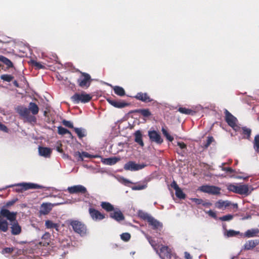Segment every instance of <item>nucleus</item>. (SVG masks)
Wrapping results in <instances>:
<instances>
[{
	"label": "nucleus",
	"instance_id": "1",
	"mask_svg": "<svg viewBox=\"0 0 259 259\" xmlns=\"http://www.w3.org/2000/svg\"><path fill=\"white\" fill-rule=\"evenodd\" d=\"M139 215L143 220L147 221L149 225H150L153 229H160L162 228V223L155 219L150 214L141 210L139 212Z\"/></svg>",
	"mask_w": 259,
	"mask_h": 259
},
{
	"label": "nucleus",
	"instance_id": "2",
	"mask_svg": "<svg viewBox=\"0 0 259 259\" xmlns=\"http://www.w3.org/2000/svg\"><path fill=\"white\" fill-rule=\"evenodd\" d=\"M14 186L18 187L19 188L16 189L17 192H22L24 191H26L29 189H42L44 186L39 185L37 184L32 183H20L15 184L14 185H11L6 187L7 188L13 187Z\"/></svg>",
	"mask_w": 259,
	"mask_h": 259
},
{
	"label": "nucleus",
	"instance_id": "3",
	"mask_svg": "<svg viewBox=\"0 0 259 259\" xmlns=\"http://www.w3.org/2000/svg\"><path fill=\"white\" fill-rule=\"evenodd\" d=\"M16 110L21 116L25 118L27 121L30 122L36 121V118L34 116L30 115L28 108L24 106H19L16 107Z\"/></svg>",
	"mask_w": 259,
	"mask_h": 259
},
{
	"label": "nucleus",
	"instance_id": "4",
	"mask_svg": "<svg viewBox=\"0 0 259 259\" xmlns=\"http://www.w3.org/2000/svg\"><path fill=\"white\" fill-rule=\"evenodd\" d=\"M92 97L90 95L85 93H75L71 97V99L74 104L79 103H86L91 100Z\"/></svg>",
	"mask_w": 259,
	"mask_h": 259
},
{
	"label": "nucleus",
	"instance_id": "5",
	"mask_svg": "<svg viewBox=\"0 0 259 259\" xmlns=\"http://www.w3.org/2000/svg\"><path fill=\"white\" fill-rule=\"evenodd\" d=\"M70 225L72 226L74 231L82 236L85 235L87 229L84 224L76 220L71 221Z\"/></svg>",
	"mask_w": 259,
	"mask_h": 259
},
{
	"label": "nucleus",
	"instance_id": "6",
	"mask_svg": "<svg viewBox=\"0 0 259 259\" xmlns=\"http://www.w3.org/2000/svg\"><path fill=\"white\" fill-rule=\"evenodd\" d=\"M226 121L233 129L236 131H239L240 127L237 125V118L230 113L227 109H225Z\"/></svg>",
	"mask_w": 259,
	"mask_h": 259
},
{
	"label": "nucleus",
	"instance_id": "7",
	"mask_svg": "<svg viewBox=\"0 0 259 259\" xmlns=\"http://www.w3.org/2000/svg\"><path fill=\"white\" fill-rule=\"evenodd\" d=\"M200 191L212 195H218L220 194L221 188L215 186L210 185H203L198 189Z\"/></svg>",
	"mask_w": 259,
	"mask_h": 259
},
{
	"label": "nucleus",
	"instance_id": "8",
	"mask_svg": "<svg viewBox=\"0 0 259 259\" xmlns=\"http://www.w3.org/2000/svg\"><path fill=\"white\" fill-rule=\"evenodd\" d=\"M65 202H57L54 203H43L40 207L39 213L41 214L46 215L48 214L52 209L54 206L64 204Z\"/></svg>",
	"mask_w": 259,
	"mask_h": 259
},
{
	"label": "nucleus",
	"instance_id": "9",
	"mask_svg": "<svg viewBox=\"0 0 259 259\" xmlns=\"http://www.w3.org/2000/svg\"><path fill=\"white\" fill-rule=\"evenodd\" d=\"M91 76L90 74L84 72H81V76L78 78L77 83L81 88H88L91 83Z\"/></svg>",
	"mask_w": 259,
	"mask_h": 259
},
{
	"label": "nucleus",
	"instance_id": "10",
	"mask_svg": "<svg viewBox=\"0 0 259 259\" xmlns=\"http://www.w3.org/2000/svg\"><path fill=\"white\" fill-rule=\"evenodd\" d=\"M0 214L1 216L6 218L11 222H13L16 219L17 212L14 211L11 212L8 209H7L5 206H3L1 209Z\"/></svg>",
	"mask_w": 259,
	"mask_h": 259
},
{
	"label": "nucleus",
	"instance_id": "11",
	"mask_svg": "<svg viewBox=\"0 0 259 259\" xmlns=\"http://www.w3.org/2000/svg\"><path fill=\"white\" fill-rule=\"evenodd\" d=\"M146 165L144 163L137 164L135 162L130 161L124 164V168L126 170L137 171L143 169Z\"/></svg>",
	"mask_w": 259,
	"mask_h": 259
},
{
	"label": "nucleus",
	"instance_id": "12",
	"mask_svg": "<svg viewBox=\"0 0 259 259\" xmlns=\"http://www.w3.org/2000/svg\"><path fill=\"white\" fill-rule=\"evenodd\" d=\"M68 192L70 194L81 193L85 194L88 193L87 188L81 185H74L68 187L67 189Z\"/></svg>",
	"mask_w": 259,
	"mask_h": 259
},
{
	"label": "nucleus",
	"instance_id": "13",
	"mask_svg": "<svg viewBox=\"0 0 259 259\" xmlns=\"http://www.w3.org/2000/svg\"><path fill=\"white\" fill-rule=\"evenodd\" d=\"M148 136L151 142H155L158 144H160L163 142V140L160 134L154 130L149 131L148 132Z\"/></svg>",
	"mask_w": 259,
	"mask_h": 259
},
{
	"label": "nucleus",
	"instance_id": "14",
	"mask_svg": "<svg viewBox=\"0 0 259 259\" xmlns=\"http://www.w3.org/2000/svg\"><path fill=\"white\" fill-rule=\"evenodd\" d=\"M156 252L159 254L161 259L170 258L171 253L168 247L166 246L162 245L160 248V251L156 250Z\"/></svg>",
	"mask_w": 259,
	"mask_h": 259
},
{
	"label": "nucleus",
	"instance_id": "15",
	"mask_svg": "<svg viewBox=\"0 0 259 259\" xmlns=\"http://www.w3.org/2000/svg\"><path fill=\"white\" fill-rule=\"evenodd\" d=\"M253 190L251 187H249L247 185H240L238 186L237 193L245 196L249 195Z\"/></svg>",
	"mask_w": 259,
	"mask_h": 259
},
{
	"label": "nucleus",
	"instance_id": "16",
	"mask_svg": "<svg viewBox=\"0 0 259 259\" xmlns=\"http://www.w3.org/2000/svg\"><path fill=\"white\" fill-rule=\"evenodd\" d=\"M74 156L77 158L78 161H83V158H97L99 157L98 155H91L87 152H80L79 151L75 152Z\"/></svg>",
	"mask_w": 259,
	"mask_h": 259
},
{
	"label": "nucleus",
	"instance_id": "17",
	"mask_svg": "<svg viewBox=\"0 0 259 259\" xmlns=\"http://www.w3.org/2000/svg\"><path fill=\"white\" fill-rule=\"evenodd\" d=\"M89 213L91 217L94 221L102 220L105 218L100 211L93 208H89Z\"/></svg>",
	"mask_w": 259,
	"mask_h": 259
},
{
	"label": "nucleus",
	"instance_id": "18",
	"mask_svg": "<svg viewBox=\"0 0 259 259\" xmlns=\"http://www.w3.org/2000/svg\"><path fill=\"white\" fill-rule=\"evenodd\" d=\"M136 99L143 102H150L153 101L146 93L139 92L134 97Z\"/></svg>",
	"mask_w": 259,
	"mask_h": 259
},
{
	"label": "nucleus",
	"instance_id": "19",
	"mask_svg": "<svg viewBox=\"0 0 259 259\" xmlns=\"http://www.w3.org/2000/svg\"><path fill=\"white\" fill-rule=\"evenodd\" d=\"M110 217L117 222L124 219L123 214L119 209H114V211L110 213Z\"/></svg>",
	"mask_w": 259,
	"mask_h": 259
},
{
	"label": "nucleus",
	"instance_id": "20",
	"mask_svg": "<svg viewBox=\"0 0 259 259\" xmlns=\"http://www.w3.org/2000/svg\"><path fill=\"white\" fill-rule=\"evenodd\" d=\"M11 233L14 235H19L21 232V227L19 225L16 219L13 222H11Z\"/></svg>",
	"mask_w": 259,
	"mask_h": 259
},
{
	"label": "nucleus",
	"instance_id": "21",
	"mask_svg": "<svg viewBox=\"0 0 259 259\" xmlns=\"http://www.w3.org/2000/svg\"><path fill=\"white\" fill-rule=\"evenodd\" d=\"M259 244V240H250L246 242L244 244L243 248L245 250H250Z\"/></svg>",
	"mask_w": 259,
	"mask_h": 259
},
{
	"label": "nucleus",
	"instance_id": "22",
	"mask_svg": "<svg viewBox=\"0 0 259 259\" xmlns=\"http://www.w3.org/2000/svg\"><path fill=\"white\" fill-rule=\"evenodd\" d=\"M39 154L46 158H49L51 156L52 149L50 148L39 146L38 147Z\"/></svg>",
	"mask_w": 259,
	"mask_h": 259
},
{
	"label": "nucleus",
	"instance_id": "23",
	"mask_svg": "<svg viewBox=\"0 0 259 259\" xmlns=\"http://www.w3.org/2000/svg\"><path fill=\"white\" fill-rule=\"evenodd\" d=\"M259 229L257 228H252L247 230L243 234V236L246 238H252L258 236Z\"/></svg>",
	"mask_w": 259,
	"mask_h": 259
},
{
	"label": "nucleus",
	"instance_id": "24",
	"mask_svg": "<svg viewBox=\"0 0 259 259\" xmlns=\"http://www.w3.org/2000/svg\"><path fill=\"white\" fill-rule=\"evenodd\" d=\"M119 160L120 158L117 157H112L104 158L102 160V162L106 165H112L116 163Z\"/></svg>",
	"mask_w": 259,
	"mask_h": 259
},
{
	"label": "nucleus",
	"instance_id": "25",
	"mask_svg": "<svg viewBox=\"0 0 259 259\" xmlns=\"http://www.w3.org/2000/svg\"><path fill=\"white\" fill-rule=\"evenodd\" d=\"M135 141L139 144L141 147L144 145L142 140V134L140 131L138 130L134 133Z\"/></svg>",
	"mask_w": 259,
	"mask_h": 259
},
{
	"label": "nucleus",
	"instance_id": "26",
	"mask_svg": "<svg viewBox=\"0 0 259 259\" xmlns=\"http://www.w3.org/2000/svg\"><path fill=\"white\" fill-rule=\"evenodd\" d=\"M28 109H29V112H31L33 115H36L39 111L38 106L34 102L29 103Z\"/></svg>",
	"mask_w": 259,
	"mask_h": 259
},
{
	"label": "nucleus",
	"instance_id": "27",
	"mask_svg": "<svg viewBox=\"0 0 259 259\" xmlns=\"http://www.w3.org/2000/svg\"><path fill=\"white\" fill-rule=\"evenodd\" d=\"M230 204L231 202L228 200H219L215 203V205L219 209H223L230 206Z\"/></svg>",
	"mask_w": 259,
	"mask_h": 259
},
{
	"label": "nucleus",
	"instance_id": "28",
	"mask_svg": "<svg viewBox=\"0 0 259 259\" xmlns=\"http://www.w3.org/2000/svg\"><path fill=\"white\" fill-rule=\"evenodd\" d=\"M108 85L113 88L114 93L118 96H123L125 95V93L123 88L119 86L113 87L112 85L109 84H108Z\"/></svg>",
	"mask_w": 259,
	"mask_h": 259
},
{
	"label": "nucleus",
	"instance_id": "29",
	"mask_svg": "<svg viewBox=\"0 0 259 259\" xmlns=\"http://www.w3.org/2000/svg\"><path fill=\"white\" fill-rule=\"evenodd\" d=\"M9 224L7 220L0 219V231L6 232L8 230Z\"/></svg>",
	"mask_w": 259,
	"mask_h": 259
},
{
	"label": "nucleus",
	"instance_id": "30",
	"mask_svg": "<svg viewBox=\"0 0 259 259\" xmlns=\"http://www.w3.org/2000/svg\"><path fill=\"white\" fill-rule=\"evenodd\" d=\"M74 130L79 139H81L86 136V131L85 129L81 127H75L74 128Z\"/></svg>",
	"mask_w": 259,
	"mask_h": 259
},
{
	"label": "nucleus",
	"instance_id": "31",
	"mask_svg": "<svg viewBox=\"0 0 259 259\" xmlns=\"http://www.w3.org/2000/svg\"><path fill=\"white\" fill-rule=\"evenodd\" d=\"M242 130V134L244 135V138L249 139L251 135V130L246 126L242 127L240 128Z\"/></svg>",
	"mask_w": 259,
	"mask_h": 259
},
{
	"label": "nucleus",
	"instance_id": "32",
	"mask_svg": "<svg viewBox=\"0 0 259 259\" xmlns=\"http://www.w3.org/2000/svg\"><path fill=\"white\" fill-rule=\"evenodd\" d=\"M45 226L48 229H55L56 230L58 231L59 225L53 223L52 221L47 220L45 222Z\"/></svg>",
	"mask_w": 259,
	"mask_h": 259
},
{
	"label": "nucleus",
	"instance_id": "33",
	"mask_svg": "<svg viewBox=\"0 0 259 259\" xmlns=\"http://www.w3.org/2000/svg\"><path fill=\"white\" fill-rule=\"evenodd\" d=\"M0 61L5 64L8 68L13 67V64L10 60L3 55H0Z\"/></svg>",
	"mask_w": 259,
	"mask_h": 259
},
{
	"label": "nucleus",
	"instance_id": "34",
	"mask_svg": "<svg viewBox=\"0 0 259 259\" xmlns=\"http://www.w3.org/2000/svg\"><path fill=\"white\" fill-rule=\"evenodd\" d=\"M178 111L180 113L186 115H193L195 114V111L193 110L186 108L185 107H180L178 109Z\"/></svg>",
	"mask_w": 259,
	"mask_h": 259
},
{
	"label": "nucleus",
	"instance_id": "35",
	"mask_svg": "<svg viewBox=\"0 0 259 259\" xmlns=\"http://www.w3.org/2000/svg\"><path fill=\"white\" fill-rule=\"evenodd\" d=\"M147 187V183L146 182H143L142 184H138L136 186H132L131 189L133 190H142L146 189Z\"/></svg>",
	"mask_w": 259,
	"mask_h": 259
},
{
	"label": "nucleus",
	"instance_id": "36",
	"mask_svg": "<svg viewBox=\"0 0 259 259\" xmlns=\"http://www.w3.org/2000/svg\"><path fill=\"white\" fill-rule=\"evenodd\" d=\"M101 206L103 209L107 211H111L114 209L113 206L109 202H102Z\"/></svg>",
	"mask_w": 259,
	"mask_h": 259
},
{
	"label": "nucleus",
	"instance_id": "37",
	"mask_svg": "<svg viewBox=\"0 0 259 259\" xmlns=\"http://www.w3.org/2000/svg\"><path fill=\"white\" fill-rule=\"evenodd\" d=\"M239 234L242 236V234H241L239 231H237L233 230H229L226 231L224 233L225 236H227V237H232Z\"/></svg>",
	"mask_w": 259,
	"mask_h": 259
},
{
	"label": "nucleus",
	"instance_id": "38",
	"mask_svg": "<svg viewBox=\"0 0 259 259\" xmlns=\"http://www.w3.org/2000/svg\"><path fill=\"white\" fill-rule=\"evenodd\" d=\"M58 133L59 135H64L65 134H69L70 135V137L72 138L73 136L71 133V132L68 130L67 129L60 126L58 127Z\"/></svg>",
	"mask_w": 259,
	"mask_h": 259
},
{
	"label": "nucleus",
	"instance_id": "39",
	"mask_svg": "<svg viewBox=\"0 0 259 259\" xmlns=\"http://www.w3.org/2000/svg\"><path fill=\"white\" fill-rule=\"evenodd\" d=\"M137 112L141 114L145 117H149L151 115V113L148 109H138L137 110Z\"/></svg>",
	"mask_w": 259,
	"mask_h": 259
},
{
	"label": "nucleus",
	"instance_id": "40",
	"mask_svg": "<svg viewBox=\"0 0 259 259\" xmlns=\"http://www.w3.org/2000/svg\"><path fill=\"white\" fill-rule=\"evenodd\" d=\"M253 148L256 153H259V135H257L254 137Z\"/></svg>",
	"mask_w": 259,
	"mask_h": 259
},
{
	"label": "nucleus",
	"instance_id": "41",
	"mask_svg": "<svg viewBox=\"0 0 259 259\" xmlns=\"http://www.w3.org/2000/svg\"><path fill=\"white\" fill-rule=\"evenodd\" d=\"M175 191L176 195L178 198L180 199H184L185 198L186 195L180 188L177 189Z\"/></svg>",
	"mask_w": 259,
	"mask_h": 259
},
{
	"label": "nucleus",
	"instance_id": "42",
	"mask_svg": "<svg viewBox=\"0 0 259 259\" xmlns=\"http://www.w3.org/2000/svg\"><path fill=\"white\" fill-rule=\"evenodd\" d=\"M161 131L162 132L163 135L165 137L167 140L170 142L173 141L174 138L169 135V134L168 133L166 129H165L164 127H162L161 129Z\"/></svg>",
	"mask_w": 259,
	"mask_h": 259
},
{
	"label": "nucleus",
	"instance_id": "43",
	"mask_svg": "<svg viewBox=\"0 0 259 259\" xmlns=\"http://www.w3.org/2000/svg\"><path fill=\"white\" fill-rule=\"evenodd\" d=\"M13 78L14 77L10 74H3L1 76V79L7 82L11 81Z\"/></svg>",
	"mask_w": 259,
	"mask_h": 259
},
{
	"label": "nucleus",
	"instance_id": "44",
	"mask_svg": "<svg viewBox=\"0 0 259 259\" xmlns=\"http://www.w3.org/2000/svg\"><path fill=\"white\" fill-rule=\"evenodd\" d=\"M234 215L228 214L219 218V220L222 221H229L233 219Z\"/></svg>",
	"mask_w": 259,
	"mask_h": 259
},
{
	"label": "nucleus",
	"instance_id": "45",
	"mask_svg": "<svg viewBox=\"0 0 259 259\" xmlns=\"http://www.w3.org/2000/svg\"><path fill=\"white\" fill-rule=\"evenodd\" d=\"M213 141L214 139L212 137H208L206 142L203 144V147L204 148H207Z\"/></svg>",
	"mask_w": 259,
	"mask_h": 259
},
{
	"label": "nucleus",
	"instance_id": "46",
	"mask_svg": "<svg viewBox=\"0 0 259 259\" xmlns=\"http://www.w3.org/2000/svg\"><path fill=\"white\" fill-rule=\"evenodd\" d=\"M121 239L124 241H128L131 238V235L128 233H123L120 235Z\"/></svg>",
	"mask_w": 259,
	"mask_h": 259
},
{
	"label": "nucleus",
	"instance_id": "47",
	"mask_svg": "<svg viewBox=\"0 0 259 259\" xmlns=\"http://www.w3.org/2000/svg\"><path fill=\"white\" fill-rule=\"evenodd\" d=\"M62 123L64 126H65L66 127H68L69 128H72L73 129L74 128L73 126V123L72 122H71L70 121H68V120H66L64 119L62 121Z\"/></svg>",
	"mask_w": 259,
	"mask_h": 259
},
{
	"label": "nucleus",
	"instance_id": "48",
	"mask_svg": "<svg viewBox=\"0 0 259 259\" xmlns=\"http://www.w3.org/2000/svg\"><path fill=\"white\" fill-rule=\"evenodd\" d=\"M228 189L230 191L237 193L238 186L231 184L228 186Z\"/></svg>",
	"mask_w": 259,
	"mask_h": 259
},
{
	"label": "nucleus",
	"instance_id": "49",
	"mask_svg": "<svg viewBox=\"0 0 259 259\" xmlns=\"http://www.w3.org/2000/svg\"><path fill=\"white\" fill-rule=\"evenodd\" d=\"M128 105V103H125L124 102L117 101V103H116V105L115 107L118 108H123V107L127 106Z\"/></svg>",
	"mask_w": 259,
	"mask_h": 259
},
{
	"label": "nucleus",
	"instance_id": "50",
	"mask_svg": "<svg viewBox=\"0 0 259 259\" xmlns=\"http://www.w3.org/2000/svg\"><path fill=\"white\" fill-rule=\"evenodd\" d=\"M13 251V248L11 247H6L4 248L2 251V254H6L11 253Z\"/></svg>",
	"mask_w": 259,
	"mask_h": 259
},
{
	"label": "nucleus",
	"instance_id": "51",
	"mask_svg": "<svg viewBox=\"0 0 259 259\" xmlns=\"http://www.w3.org/2000/svg\"><path fill=\"white\" fill-rule=\"evenodd\" d=\"M32 64L37 67L39 69L43 68L44 66L39 62H37L35 60L31 61Z\"/></svg>",
	"mask_w": 259,
	"mask_h": 259
},
{
	"label": "nucleus",
	"instance_id": "52",
	"mask_svg": "<svg viewBox=\"0 0 259 259\" xmlns=\"http://www.w3.org/2000/svg\"><path fill=\"white\" fill-rule=\"evenodd\" d=\"M206 213H207L210 217L214 218L217 219V214L215 212L211 210H209L207 211H205Z\"/></svg>",
	"mask_w": 259,
	"mask_h": 259
},
{
	"label": "nucleus",
	"instance_id": "53",
	"mask_svg": "<svg viewBox=\"0 0 259 259\" xmlns=\"http://www.w3.org/2000/svg\"><path fill=\"white\" fill-rule=\"evenodd\" d=\"M191 200L197 204H202L203 202V200L201 199L193 198H191Z\"/></svg>",
	"mask_w": 259,
	"mask_h": 259
},
{
	"label": "nucleus",
	"instance_id": "54",
	"mask_svg": "<svg viewBox=\"0 0 259 259\" xmlns=\"http://www.w3.org/2000/svg\"><path fill=\"white\" fill-rule=\"evenodd\" d=\"M192 109H193L192 110L195 111V113H196L197 111H200V110H202L203 109V107L200 105H197L196 106H193L192 107Z\"/></svg>",
	"mask_w": 259,
	"mask_h": 259
},
{
	"label": "nucleus",
	"instance_id": "55",
	"mask_svg": "<svg viewBox=\"0 0 259 259\" xmlns=\"http://www.w3.org/2000/svg\"><path fill=\"white\" fill-rule=\"evenodd\" d=\"M0 130L4 131L5 132H6V133L8 132V129L7 127L5 125L2 124L1 122H0Z\"/></svg>",
	"mask_w": 259,
	"mask_h": 259
},
{
	"label": "nucleus",
	"instance_id": "56",
	"mask_svg": "<svg viewBox=\"0 0 259 259\" xmlns=\"http://www.w3.org/2000/svg\"><path fill=\"white\" fill-rule=\"evenodd\" d=\"M177 145L179 146L181 149H186L187 147L186 145L183 142H178Z\"/></svg>",
	"mask_w": 259,
	"mask_h": 259
},
{
	"label": "nucleus",
	"instance_id": "57",
	"mask_svg": "<svg viewBox=\"0 0 259 259\" xmlns=\"http://www.w3.org/2000/svg\"><path fill=\"white\" fill-rule=\"evenodd\" d=\"M170 186L171 187L173 188L175 191L180 188L175 181H173V182L170 184Z\"/></svg>",
	"mask_w": 259,
	"mask_h": 259
},
{
	"label": "nucleus",
	"instance_id": "58",
	"mask_svg": "<svg viewBox=\"0 0 259 259\" xmlns=\"http://www.w3.org/2000/svg\"><path fill=\"white\" fill-rule=\"evenodd\" d=\"M222 170L226 171L230 174H232L234 171V170L231 167H223Z\"/></svg>",
	"mask_w": 259,
	"mask_h": 259
},
{
	"label": "nucleus",
	"instance_id": "59",
	"mask_svg": "<svg viewBox=\"0 0 259 259\" xmlns=\"http://www.w3.org/2000/svg\"><path fill=\"white\" fill-rule=\"evenodd\" d=\"M107 101L110 104L115 107L117 103V101L110 99H107Z\"/></svg>",
	"mask_w": 259,
	"mask_h": 259
},
{
	"label": "nucleus",
	"instance_id": "60",
	"mask_svg": "<svg viewBox=\"0 0 259 259\" xmlns=\"http://www.w3.org/2000/svg\"><path fill=\"white\" fill-rule=\"evenodd\" d=\"M147 238L149 242V243L151 245V246L154 248V249L156 250V248L154 246V242L153 240L151 239V237L149 236H147Z\"/></svg>",
	"mask_w": 259,
	"mask_h": 259
},
{
	"label": "nucleus",
	"instance_id": "61",
	"mask_svg": "<svg viewBox=\"0 0 259 259\" xmlns=\"http://www.w3.org/2000/svg\"><path fill=\"white\" fill-rule=\"evenodd\" d=\"M16 201V200H12L9 201L6 203V205L4 206H5L6 207H9V206L13 205L15 203Z\"/></svg>",
	"mask_w": 259,
	"mask_h": 259
},
{
	"label": "nucleus",
	"instance_id": "62",
	"mask_svg": "<svg viewBox=\"0 0 259 259\" xmlns=\"http://www.w3.org/2000/svg\"><path fill=\"white\" fill-rule=\"evenodd\" d=\"M78 201H79V200H74L73 201H72L70 200H68L65 201L63 199H62V201H60V202H65L66 203H65L64 204H68V203H72L73 202H75Z\"/></svg>",
	"mask_w": 259,
	"mask_h": 259
},
{
	"label": "nucleus",
	"instance_id": "63",
	"mask_svg": "<svg viewBox=\"0 0 259 259\" xmlns=\"http://www.w3.org/2000/svg\"><path fill=\"white\" fill-rule=\"evenodd\" d=\"M202 205L205 207H209L212 205L211 203L209 202H204L203 201Z\"/></svg>",
	"mask_w": 259,
	"mask_h": 259
},
{
	"label": "nucleus",
	"instance_id": "64",
	"mask_svg": "<svg viewBox=\"0 0 259 259\" xmlns=\"http://www.w3.org/2000/svg\"><path fill=\"white\" fill-rule=\"evenodd\" d=\"M185 259H192V256L188 252H185Z\"/></svg>",
	"mask_w": 259,
	"mask_h": 259
}]
</instances>
